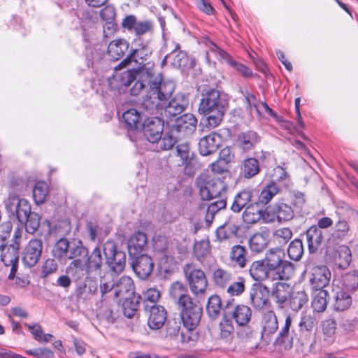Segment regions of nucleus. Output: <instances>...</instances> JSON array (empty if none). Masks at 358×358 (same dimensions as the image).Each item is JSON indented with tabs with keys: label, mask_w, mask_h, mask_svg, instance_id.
Wrapping results in <instances>:
<instances>
[{
	"label": "nucleus",
	"mask_w": 358,
	"mask_h": 358,
	"mask_svg": "<svg viewBox=\"0 0 358 358\" xmlns=\"http://www.w3.org/2000/svg\"><path fill=\"white\" fill-rule=\"evenodd\" d=\"M19 247L18 244H10L3 246L0 250L1 260L6 266H10V271L8 275L10 279L14 278L17 271L19 262Z\"/></svg>",
	"instance_id": "nucleus-14"
},
{
	"label": "nucleus",
	"mask_w": 358,
	"mask_h": 358,
	"mask_svg": "<svg viewBox=\"0 0 358 358\" xmlns=\"http://www.w3.org/2000/svg\"><path fill=\"white\" fill-rule=\"evenodd\" d=\"M222 143V136L218 133L213 131L200 139L199 142V152L203 156L210 155L218 150Z\"/></svg>",
	"instance_id": "nucleus-19"
},
{
	"label": "nucleus",
	"mask_w": 358,
	"mask_h": 358,
	"mask_svg": "<svg viewBox=\"0 0 358 358\" xmlns=\"http://www.w3.org/2000/svg\"><path fill=\"white\" fill-rule=\"evenodd\" d=\"M103 252L106 257V263L110 271L118 274L122 272L126 265V254L118 250L115 243L108 241L103 245Z\"/></svg>",
	"instance_id": "nucleus-9"
},
{
	"label": "nucleus",
	"mask_w": 358,
	"mask_h": 358,
	"mask_svg": "<svg viewBox=\"0 0 358 358\" xmlns=\"http://www.w3.org/2000/svg\"><path fill=\"white\" fill-rule=\"evenodd\" d=\"M196 155L188 143H180V171L187 176H193L198 168Z\"/></svg>",
	"instance_id": "nucleus-12"
},
{
	"label": "nucleus",
	"mask_w": 358,
	"mask_h": 358,
	"mask_svg": "<svg viewBox=\"0 0 358 358\" xmlns=\"http://www.w3.org/2000/svg\"><path fill=\"white\" fill-rule=\"evenodd\" d=\"M160 269L166 274H171L177 269V262L174 258L168 253L164 254L159 259Z\"/></svg>",
	"instance_id": "nucleus-55"
},
{
	"label": "nucleus",
	"mask_w": 358,
	"mask_h": 358,
	"mask_svg": "<svg viewBox=\"0 0 358 358\" xmlns=\"http://www.w3.org/2000/svg\"><path fill=\"white\" fill-rule=\"evenodd\" d=\"M268 244V234L257 232L249 239V246L252 252L260 253L264 250Z\"/></svg>",
	"instance_id": "nucleus-41"
},
{
	"label": "nucleus",
	"mask_w": 358,
	"mask_h": 358,
	"mask_svg": "<svg viewBox=\"0 0 358 358\" xmlns=\"http://www.w3.org/2000/svg\"><path fill=\"white\" fill-rule=\"evenodd\" d=\"M202 309L199 306H194L192 309L182 310L180 319L183 329L180 332L181 342L190 345H194L198 339L196 328L200 321Z\"/></svg>",
	"instance_id": "nucleus-5"
},
{
	"label": "nucleus",
	"mask_w": 358,
	"mask_h": 358,
	"mask_svg": "<svg viewBox=\"0 0 358 358\" xmlns=\"http://www.w3.org/2000/svg\"><path fill=\"white\" fill-rule=\"evenodd\" d=\"M332 259L338 268H347L352 260V254L350 248L345 245L336 246L331 255Z\"/></svg>",
	"instance_id": "nucleus-26"
},
{
	"label": "nucleus",
	"mask_w": 358,
	"mask_h": 358,
	"mask_svg": "<svg viewBox=\"0 0 358 358\" xmlns=\"http://www.w3.org/2000/svg\"><path fill=\"white\" fill-rule=\"evenodd\" d=\"M48 194V186L44 182H37L33 189V198L36 203H43Z\"/></svg>",
	"instance_id": "nucleus-53"
},
{
	"label": "nucleus",
	"mask_w": 358,
	"mask_h": 358,
	"mask_svg": "<svg viewBox=\"0 0 358 358\" xmlns=\"http://www.w3.org/2000/svg\"><path fill=\"white\" fill-rule=\"evenodd\" d=\"M199 110L206 116L204 129L210 131L218 127L224 115L220 92L214 89L208 91L201 101Z\"/></svg>",
	"instance_id": "nucleus-3"
},
{
	"label": "nucleus",
	"mask_w": 358,
	"mask_h": 358,
	"mask_svg": "<svg viewBox=\"0 0 358 358\" xmlns=\"http://www.w3.org/2000/svg\"><path fill=\"white\" fill-rule=\"evenodd\" d=\"M270 290L263 284L255 285L250 291V298L252 306L257 309H262L269 303Z\"/></svg>",
	"instance_id": "nucleus-23"
},
{
	"label": "nucleus",
	"mask_w": 358,
	"mask_h": 358,
	"mask_svg": "<svg viewBox=\"0 0 358 358\" xmlns=\"http://www.w3.org/2000/svg\"><path fill=\"white\" fill-rule=\"evenodd\" d=\"M141 297L140 295L133 294L132 297L126 298L122 302V312L125 317L131 318L136 314Z\"/></svg>",
	"instance_id": "nucleus-45"
},
{
	"label": "nucleus",
	"mask_w": 358,
	"mask_h": 358,
	"mask_svg": "<svg viewBox=\"0 0 358 358\" xmlns=\"http://www.w3.org/2000/svg\"><path fill=\"white\" fill-rule=\"evenodd\" d=\"M312 300V307L313 310L317 313L324 312L327 306V296L329 294L324 289H315Z\"/></svg>",
	"instance_id": "nucleus-44"
},
{
	"label": "nucleus",
	"mask_w": 358,
	"mask_h": 358,
	"mask_svg": "<svg viewBox=\"0 0 358 358\" xmlns=\"http://www.w3.org/2000/svg\"><path fill=\"white\" fill-rule=\"evenodd\" d=\"M292 323V317L290 315H287L285 318V324L281 327L277 337L275 338L274 342L275 345H280L285 343L287 341L289 348H292V338L289 336Z\"/></svg>",
	"instance_id": "nucleus-42"
},
{
	"label": "nucleus",
	"mask_w": 358,
	"mask_h": 358,
	"mask_svg": "<svg viewBox=\"0 0 358 358\" xmlns=\"http://www.w3.org/2000/svg\"><path fill=\"white\" fill-rule=\"evenodd\" d=\"M261 337L263 340H270L278 329L277 316L273 310L266 311L262 317Z\"/></svg>",
	"instance_id": "nucleus-18"
},
{
	"label": "nucleus",
	"mask_w": 358,
	"mask_h": 358,
	"mask_svg": "<svg viewBox=\"0 0 358 358\" xmlns=\"http://www.w3.org/2000/svg\"><path fill=\"white\" fill-rule=\"evenodd\" d=\"M143 134L148 141L155 143L162 138L164 122L159 117H148L143 124Z\"/></svg>",
	"instance_id": "nucleus-17"
},
{
	"label": "nucleus",
	"mask_w": 358,
	"mask_h": 358,
	"mask_svg": "<svg viewBox=\"0 0 358 358\" xmlns=\"http://www.w3.org/2000/svg\"><path fill=\"white\" fill-rule=\"evenodd\" d=\"M238 141L240 147L244 151L252 150L256 144L260 141L259 135L254 131H247L238 135Z\"/></svg>",
	"instance_id": "nucleus-37"
},
{
	"label": "nucleus",
	"mask_w": 358,
	"mask_h": 358,
	"mask_svg": "<svg viewBox=\"0 0 358 358\" xmlns=\"http://www.w3.org/2000/svg\"><path fill=\"white\" fill-rule=\"evenodd\" d=\"M147 83L149 85L150 93L156 95V98L160 102L169 99L176 87L172 81H163L160 75L153 77L149 74Z\"/></svg>",
	"instance_id": "nucleus-11"
},
{
	"label": "nucleus",
	"mask_w": 358,
	"mask_h": 358,
	"mask_svg": "<svg viewBox=\"0 0 358 358\" xmlns=\"http://www.w3.org/2000/svg\"><path fill=\"white\" fill-rule=\"evenodd\" d=\"M183 274L191 292L194 294L205 293L208 285V279L205 272L197 265L190 263L183 267Z\"/></svg>",
	"instance_id": "nucleus-8"
},
{
	"label": "nucleus",
	"mask_w": 358,
	"mask_h": 358,
	"mask_svg": "<svg viewBox=\"0 0 358 358\" xmlns=\"http://www.w3.org/2000/svg\"><path fill=\"white\" fill-rule=\"evenodd\" d=\"M166 311L162 306L153 305L150 308L148 324L152 329H161L166 320Z\"/></svg>",
	"instance_id": "nucleus-27"
},
{
	"label": "nucleus",
	"mask_w": 358,
	"mask_h": 358,
	"mask_svg": "<svg viewBox=\"0 0 358 358\" xmlns=\"http://www.w3.org/2000/svg\"><path fill=\"white\" fill-rule=\"evenodd\" d=\"M134 282L129 276H122L114 283V293L115 297L122 296L129 293L134 294Z\"/></svg>",
	"instance_id": "nucleus-39"
},
{
	"label": "nucleus",
	"mask_w": 358,
	"mask_h": 358,
	"mask_svg": "<svg viewBox=\"0 0 358 358\" xmlns=\"http://www.w3.org/2000/svg\"><path fill=\"white\" fill-rule=\"evenodd\" d=\"M196 185L203 200H211L226 192L227 185L217 177H211L208 174L201 173L196 178Z\"/></svg>",
	"instance_id": "nucleus-7"
},
{
	"label": "nucleus",
	"mask_w": 358,
	"mask_h": 358,
	"mask_svg": "<svg viewBox=\"0 0 358 358\" xmlns=\"http://www.w3.org/2000/svg\"><path fill=\"white\" fill-rule=\"evenodd\" d=\"M66 273L75 280L81 279L86 274V266L81 257H76L71 259Z\"/></svg>",
	"instance_id": "nucleus-36"
},
{
	"label": "nucleus",
	"mask_w": 358,
	"mask_h": 358,
	"mask_svg": "<svg viewBox=\"0 0 358 358\" xmlns=\"http://www.w3.org/2000/svg\"><path fill=\"white\" fill-rule=\"evenodd\" d=\"M81 258L86 266L87 279L101 275L103 263L101 251L99 246L95 247L90 254L87 250V255Z\"/></svg>",
	"instance_id": "nucleus-13"
},
{
	"label": "nucleus",
	"mask_w": 358,
	"mask_h": 358,
	"mask_svg": "<svg viewBox=\"0 0 358 358\" xmlns=\"http://www.w3.org/2000/svg\"><path fill=\"white\" fill-rule=\"evenodd\" d=\"M261 217V208L255 202L247 206L242 215L243 220L247 224H256Z\"/></svg>",
	"instance_id": "nucleus-40"
},
{
	"label": "nucleus",
	"mask_w": 358,
	"mask_h": 358,
	"mask_svg": "<svg viewBox=\"0 0 358 358\" xmlns=\"http://www.w3.org/2000/svg\"><path fill=\"white\" fill-rule=\"evenodd\" d=\"M143 106L147 110H151L154 107L157 109L164 108V115L169 121L178 122L179 120V101L175 98L171 99L167 105L164 106L162 102L155 103L152 101L151 97H149L144 100Z\"/></svg>",
	"instance_id": "nucleus-16"
},
{
	"label": "nucleus",
	"mask_w": 358,
	"mask_h": 358,
	"mask_svg": "<svg viewBox=\"0 0 358 358\" xmlns=\"http://www.w3.org/2000/svg\"><path fill=\"white\" fill-rule=\"evenodd\" d=\"M343 289L353 293L358 289V271H352L343 277Z\"/></svg>",
	"instance_id": "nucleus-49"
},
{
	"label": "nucleus",
	"mask_w": 358,
	"mask_h": 358,
	"mask_svg": "<svg viewBox=\"0 0 358 358\" xmlns=\"http://www.w3.org/2000/svg\"><path fill=\"white\" fill-rule=\"evenodd\" d=\"M88 279L86 278V280ZM97 291V285L95 282H91L90 284L87 281L80 283L76 290L75 294L79 301H87L90 299Z\"/></svg>",
	"instance_id": "nucleus-38"
},
{
	"label": "nucleus",
	"mask_w": 358,
	"mask_h": 358,
	"mask_svg": "<svg viewBox=\"0 0 358 358\" xmlns=\"http://www.w3.org/2000/svg\"><path fill=\"white\" fill-rule=\"evenodd\" d=\"M234 299L229 301L223 308V314L225 317L234 320L239 327H246L250 323L252 311L245 304L234 305Z\"/></svg>",
	"instance_id": "nucleus-10"
},
{
	"label": "nucleus",
	"mask_w": 358,
	"mask_h": 358,
	"mask_svg": "<svg viewBox=\"0 0 358 358\" xmlns=\"http://www.w3.org/2000/svg\"><path fill=\"white\" fill-rule=\"evenodd\" d=\"M315 317L310 314L303 315L299 326L301 331H312L316 326Z\"/></svg>",
	"instance_id": "nucleus-60"
},
{
	"label": "nucleus",
	"mask_w": 358,
	"mask_h": 358,
	"mask_svg": "<svg viewBox=\"0 0 358 358\" xmlns=\"http://www.w3.org/2000/svg\"><path fill=\"white\" fill-rule=\"evenodd\" d=\"M249 254L245 246L236 244L232 245L228 252L229 262L241 269L244 268L248 262Z\"/></svg>",
	"instance_id": "nucleus-22"
},
{
	"label": "nucleus",
	"mask_w": 358,
	"mask_h": 358,
	"mask_svg": "<svg viewBox=\"0 0 358 358\" xmlns=\"http://www.w3.org/2000/svg\"><path fill=\"white\" fill-rule=\"evenodd\" d=\"M43 250L41 239L34 238L29 241L22 252V260L25 266L31 268L39 261Z\"/></svg>",
	"instance_id": "nucleus-15"
},
{
	"label": "nucleus",
	"mask_w": 358,
	"mask_h": 358,
	"mask_svg": "<svg viewBox=\"0 0 358 358\" xmlns=\"http://www.w3.org/2000/svg\"><path fill=\"white\" fill-rule=\"evenodd\" d=\"M149 73L144 70L141 71H124L121 73H116L108 80L110 88L113 90L120 91L122 87L130 86L134 83L130 90L133 96L138 95L147 83Z\"/></svg>",
	"instance_id": "nucleus-4"
},
{
	"label": "nucleus",
	"mask_w": 358,
	"mask_h": 358,
	"mask_svg": "<svg viewBox=\"0 0 358 358\" xmlns=\"http://www.w3.org/2000/svg\"><path fill=\"white\" fill-rule=\"evenodd\" d=\"M123 119L131 129H136L141 125V113L135 108L127 110L123 113Z\"/></svg>",
	"instance_id": "nucleus-51"
},
{
	"label": "nucleus",
	"mask_w": 358,
	"mask_h": 358,
	"mask_svg": "<svg viewBox=\"0 0 358 358\" xmlns=\"http://www.w3.org/2000/svg\"><path fill=\"white\" fill-rule=\"evenodd\" d=\"M227 293L231 296H241L245 290V279L239 276L235 280H231L230 284L226 287Z\"/></svg>",
	"instance_id": "nucleus-50"
},
{
	"label": "nucleus",
	"mask_w": 358,
	"mask_h": 358,
	"mask_svg": "<svg viewBox=\"0 0 358 358\" xmlns=\"http://www.w3.org/2000/svg\"><path fill=\"white\" fill-rule=\"evenodd\" d=\"M275 206H268L264 210L261 208V220L266 224L273 223L277 222L276 211L275 210Z\"/></svg>",
	"instance_id": "nucleus-62"
},
{
	"label": "nucleus",
	"mask_w": 358,
	"mask_h": 358,
	"mask_svg": "<svg viewBox=\"0 0 358 358\" xmlns=\"http://www.w3.org/2000/svg\"><path fill=\"white\" fill-rule=\"evenodd\" d=\"M197 119L192 113H185L180 115V134L185 137L192 136L196 131Z\"/></svg>",
	"instance_id": "nucleus-34"
},
{
	"label": "nucleus",
	"mask_w": 358,
	"mask_h": 358,
	"mask_svg": "<svg viewBox=\"0 0 358 358\" xmlns=\"http://www.w3.org/2000/svg\"><path fill=\"white\" fill-rule=\"evenodd\" d=\"M276 211L277 222L282 223L291 220L294 216L292 208L285 203H277L274 204Z\"/></svg>",
	"instance_id": "nucleus-46"
},
{
	"label": "nucleus",
	"mask_w": 358,
	"mask_h": 358,
	"mask_svg": "<svg viewBox=\"0 0 358 358\" xmlns=\"http://www.w3.org/2000/svg\"><path fill=\"white\" fill-rule=\"evenodd\" d=\"M153 248L155 252L164 254L168 253L169 242L163 236H156L153 238Z\"/></svg>",
	"instance_id": "nucleus-61"
},
{
	"label": "nucleus",
	"mask_w": 358,
	"mask_h": 358,
	"mask_svg": "<svg viewBox=\"0 0 358 358\" xmlns=\"http://www.w3.org/2000/svg\"><path fill=\"white\" fill-rule=\"evenodd\" d=\"M251 278L257 282L287 280L294 273L292 263L285 259L284 251L280 248H271L265 257L252 262L249 268Z\"/></svg>",
	"instance_id": "nucleus-1"
},
{
	"label": "nucleus",
	"mask_w": 358,
	"mask_h": 358,
	"mask_svg": "<svg viewBox=\"0 0 358 358\" xmlns=\"http://www.w3.org/2000/svg\"><path fill=\"white\" fill-rule=\"evenodd\" d=\"M289 299L291 308L298 311L308 303V296L303 290L292 292Z\"/></svg>",
	"instance_id": "nucleus-48"
},
{
	"label": "nucleus",
	"mask_w": 358,
	"mask_h": 358,
	"mask_svg": "<svg viewBox=\"0 0 358 358\" xmlns=\"http://www.w3.org/2000/svg\"><path fill=\"white\" fill-rule=\"evenodd\" d=\"M242 171L245 178H251L260 171L258 160L255 157H250L244 160Z\"/></svg>",
	"instance_id": "nucleus-47"
},
{
	"label": "nucleus",
	"mask_w": 358,
	"mask_h": 358,
	"mask_svg": "<svg viewBox=\"0 0 358 358\" xmlns=\"http://www.w3.org/2000/svg\"><path fill=\"white\" fill-rule=\"evenodd\" d=\"M280 192V188L275 182H271L267 184L257 194V204L266 205Z\"/></svg>",
	"instance_id": "nucleus-35"
},
{
	"label": "nucleus",
	"mask_w": 358,
	"mask_h": 358,
	"mask_svg": "<svg viewBox=\"0 0 358 358\" xmlns=\"http://www.w3.org/2000/svg\"><path fill=\"white\" fill-rule=\"evenodd\" d=\"M234 278L235 276L231 271L221 267L215 268L212 274L214 285L220 289H225Z\"/></svg>",
	"instance_id": "nucleus-28"
},
{
	"label": "nucleus",
	"mask_w": 358,
	"mask_h": 358,
	"mask_svg": "<svg viewBox=\"0 0 358 358\" xmlns=\"http://www.w3.org/2000/svg\"><path fill=\"white\" fill-rule=\"evenodd\" d=\"M259 194V190L255 188H247L238 192L234 200L231 209L234 213H239L246 208L250 202H255V197Z\"/></svg>",
	"instance_id": "nucleus-25"
},
{
	"label": "nucleus",
	"mask_w": 358,
	"mask_h": 358,
	"mask_svg": "<svg viewBox=\"0 0 358 358\" xmlns=\"http://www.w3.org/2000/svg\"><path fill=\"white\" fill-rule=\"evenodd\" d=\"M273 240L280 245H286L292 237V231L289 227L276 229L273 235Z\"/></svg>",
	"instance_id": "nucleus-57"
},
{
	"label": "nucleus",
	"mask_w": 358,
	"mask_h": 358,
	"mask_svg": "<svg viewBox=\"0 0 358 358\" xmlns=\"http://www.w3.org/2000/svg\"><path fill=\"white\" fill-rule=\"evenodd\" d=\"M129 43L124 39H115L108 46V54L114 60H119L128 51Z\"/></svg>",
	"instance_id": "nucleus-31"
},
{
	"label": "nucleus",
	"mask_w": 358,
	"mask_h": 358,
	"mask_svg": "<svg viewBox=\"0 0 358 358\" xmlns=\"http://www.w3.org/2000/svg\"><path fill=\"white\" fill-rule=\"evenodd\" d=\"M323 239L322 231L316 226H311L306 231V240L310 253L315 252Z\"/></svg>",
	"instance_id": "nucleus-33"
},
{
	"label": "nucleus",
	"mask_w": 358,
	"mask_h": 358,
	"mask_svg": "<svg viewBox=\"0 0 358 358\" xmlns=\"http://www.w3.org/2000/svg\"><path fill=\"white\" fill-rule=\"evenodd\" d=\"M221 308L222 301L220 297L217 294L210 296L206 306V310L208 315L211 317H216L220 314Z\"/></svg>",
	"instance_id": "nucleus-56"
},
{
	"label": "nucleus",
	"mask_w": 358,
	"mask_h": 358,
	"mask_svg": "<svg viewBox=\"0 0 358 358\" xmlns=\"http://www.w3.org/2000/svg\"><path fill=\"white\" fill-rule=\"evenodd\" d=\"M26 353L36 358H54V352L48 348L28 350Z\"/></svg>",
	"instance_id": "nucleus-64"
},
{
	"label": "nucleus",
	"mask_w": 358,
	"mask_h": 358,
	"mask_svg": "<svg viewBox=\"0 0 358 358\" xmlns=\"http://www.w3.org/2000/svg\"><path fill=\"white\" fill-rule=\"evenodd\" d=\"M236 234L231 226L228 224H223L219 227L215 232L216 239L215 242L217 243V248L221 251H224L226 248L225 245L228 243H230L229 240Z\"/></svg>",
	"instance_id": "nucleus-32"
},
{
	"label": "nucleus",
	"mask_w": 358,
	"mask_h": 358,
	"mask_svg": "<svg viewBox=\"0 0 358 358\" xmlns=\"http://www.w3.org/2000/svg\"><path fill=\"white\" fill-rule=\"evenodd\" d=\"M350 230L348 222L345 220H339L335 224L333 236L338 239L345 238Z\"/></svg>",
	"instance_id": "nucleus-59"
},
{
	"label": "nucleus",
	"mask_w": 358,
	"mask_h": 358,
	"mask_svg": "<svg viewBox=\"0 0 358 358\" xmlns=\"http://www.w3.org/2000/svg\"><path fill=\"white\" fill-rule=\"evenodd\" d=\"M280 281L278 280V282H275L271 290V296L278 307L282 308L291 297L292 287L289 284Z\"/></svg>",
	"instance_id": "nucleus-24"
},
{
	"label": "nucleus",
	"mask_w": 358,
	"mask_h": 358,
	"mask_svg": "<svg viewBox=\"0 0 358 358\" xmlns=\"http://www.w3.org/2000/svg\"><path fill=\"white\" fill-rule=\"evenodd\" d=\"M4 203L9 217L16 219L21 225H24L27 233L34 234L38 229L41 217L31 211L27 200L20 198L17 194H10Z\"/></svg>",
	"instance_id": "nucleus-2"
},
{
	"label": "nucleus",
	"mask_w": 358,
	"mask_h": 358,
	"mask_svg": "<svg viewBox=\"0 0 358 358\" xmlns=\"http://www.w3.org/2000/svg\"><path fill=\"white\" fill-rule=\"evenodd\" d=\"M331 277L330 270L327 266H315L310 278V283L314 289H324L329 285Z\"/></svg>",
	"instance_id": "nucleus-21"
},
{
	"label": "nucleus",
	"mask_w": 358,
	"mask_h": 358,
	"mask_svg": "<svg viewBox=\"0 0 358 358\" xmlns=\"http://www.w3.org/2000/svg\"><path fill=\"white\" fill-rule=\"evenodd\" d=\"M352 302L350 294L344 289H341L336 294L334 308L336 311H345L351 306Z\"/></svg>",
	"instance_id": "nucleus-43"
},
{
	"label": "nucleus",
	"mask_w": 358,
	"mask_h": 358,
	"mask_svg": "<svg viewBox=\"0 0 358 358\" xmlns=\"http://www.w3.org/2000/svg\"><path fill=\"white\" fill-rule=\"evenodd\" d=\"M87 254V248L81 241L71 243L66 238L59 239L52 249L54 258L64 264L73 258L86 256Z\"/></svg>",
	"instance_id": "nucleus-6"
},
{
	"label": "nucleus",
	"mask_w": 358,
	"mask_h": 358,
	"mask_svg": "<svg viewBox=\"0 0 358 358\" xmlns=\"http://www.w3.org/2000/svg\"><path fill=\"white\" fill-rule=\"evenodd\" d=\"M240 76L245 78H252V70L245 64L236 61L231 55L225 61Z\"/></svg>",
	"instance_id": "nucleus-52"
},
{
	"label": "nucleus",
	"mask_w": 358,
	"mask_h": 358,
	"mask_svg": "<svg viewBox=\"0 0 358 358\" xmlns=\"http://www.w3.org/2000/svg\"><path fill=\"white\" fill-rule=\"evenodd\" d=\"M13 226L10 221L0 224V250L6 246V240L10 237Z\"/></svg>",
	"instance_id": "nucleus-63"
},
{
	"label": "nucleus",
	"mask_w": 358,
	"mask_h": 358,
	"mask_svg": "<svg viewBox=\"0 0 358 358\" xmlns=\"http://www.w3.org/2000/svg\"><path fill=\"white\" fill-rule=\"evenodd\" d=\"M193 251L197 259L205 257L210 252L209 241L201 240L196 242L193 247Z\"/></svg>",
	"instance_id": "nucleus-58"
},
{
	"label": "nucleus",
	"mask_w": 358,
	"mask_h": 358,
	"mask_svg": "<svg viewBox=\"0 0 358 358\" xmlns=\"http://www.w3.org/2000/svg\"><path fill=\"white\" fill-rule=\"evenodd\" d=\"M148 238L145 233L138 231L134 234L128 241V250L130 255H136L146 247Z\"/></svg>",
	"instance_id": "nucleus-29"
},
{
	"label": "nucleus",
	"mask_w": 358,
	"mask_h": 358,
	"mask_svg": "<svg viewBox=\"0 0 358 358\" xmlns=\"http://www.w3.org/2000/svg\"><path fill=\"white\" fill-rule=\"evenodd\" d=\"M152 53V50L148 46H143L141 48L133 50L132 52L122 61L120 65L124 67L127 66L132 62L140 65H145L144 61L147 59V57Z\"/></svg>",
	"instance_id": "nucleus-30"
},
{
	"label": "nucleus",
	"mask_w": 358,
	"mask_h": 358,
	"mask_svg": "<svg viewBox=\"0 0 358 358\" xmlns=\"http://www.w3.org/2000/svg\"><path fill=\"white\" fill-rule=\"evenodd\" d=\"M132 268L140 279L145 280L153 271L154 262L150 256L141 255L132 263Z\"/></svg>",
	"instance_id": "nucleus-20"
},
{
	"label": "nucleus",
	"mask_w": 358,
	"mask_h": 358,
	"mask_svg": "<svg viewBox=\"0 0 358 358\" xmlns=\"http://www.w3.org/2000/svg\"><path fill=\"white\" fill-rule=\"evenodd\" d=\"M287 254L291 259L298 261L303 254V243L300 239H294L289 245Z\"/></svg>",
	"instance_id": "nucleus-54"
}]
</instances>
